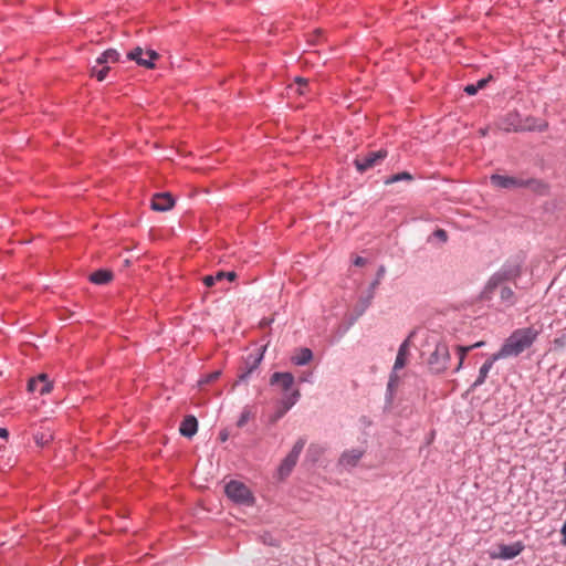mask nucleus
<instances>
[{"label": "nucleus", "mask_w": 566, "mask_h": 566, "mask_svg": "<svg viewBox=\"0 0 566 566\" xmlns=\"http://www.w3.org/2000/svg\"><path fill=\"white\" fill-rule=\"evenodd\" d=\"M198 431V420L195 416H186L179 427V432L186 438H192Z\"/></svg>", "instance_id": "f8f14e48"}, {"label": "nucleus", "mask_w": 566, "mask_h": 566, "mask_svg": "<svg viewBox=\"0 0 566 566\" xmlns=\"http://www.w3.org/2000/svg\"><path fill=\"white\" fill-rule=\"evenodd\" d=\"M538 332L532 327L516 329L504 343L499 354H520L527 350Z\"/></svg>", "instance_id": "f257e3e1"}, {"label": "nucleus", "mask_w": 566, "mask_h": 566, "mask_svg": "<svg viewBox=\"0 0 566 566\" xmlns=\"http://www.w3.org/2000/svg\"><path fill=\"white\" fill-rule=\"evenodd\" d=\"M449 358L450 356H429L427 364L432 371L440 373L447 367Z\"/></svg>", "instance_id": "6ab92c4d"}, {"label": "nucleus", "mask_w": 566, "mask_h": 566, "mask_svg": "<svg viewBox=\"0 0 566 566\" xmlns=\"http://www.w3.org/2000/svg\"><path fill=\"white\" fill-rule=\"evenodd\" d=\"M305 444H306V439L303 437L298 438V440L294 443L292 450L284 458V460L282 461V463L279 468V473L282 478L287 476L292 472L293 468L297 463L298 457H300L301 452L303 451Z\"/></svg>", "instance_id": "7ed1b4c3"}, {"label": "nucleus", "mask_w": 566, "mask_h": 566, "mask_svg": "<svg viewBox=\"0 0 566 566\" xmlns=\"http://www.w3.org/2000/svg\"><path fill=\"white\" fill-rule=\"evenodd\" d=\"M490 78H491V77H489V78H482V80L478 81V83H476V84H474V85H475V87H476V90L479 91V90H481V88H484V87L486 86V84H488V82H489V80H490Z\"/></svg>", "instance_id": "ea45409f"}, {"label": "nucleus", "mask_w": 566, "mask_h": 566, "mask_svg": "<svg viewBox=\"0 0 566 566\" xmlns=\"http://www.w3.org/2000/svg\"><path fill=\"white\" fill-rule=\"evenodd\" d=\"M264 356H255L253 361L243 360L239 366L238 381L235 382H247L250 376L258 369Z\"/></svg>", "instance_id": "1a4fd4ad"}, {"label": "nucleus", "mask_w": 566, "mask_h": 566, "mask_svg": "<svg viewBox=\"0 0 566 566\" xmlns=\"http://www.w3.org/2000/svg\"><path fill=\"white\" fill-rule=\"evenodd\" d=\"M501 356H492L491 359H488L480 368V371H479V376L478 378L475 379V381L473 382L472 387L475 388V387H479L481 386L486 377H488V374L490 371V369L492 368L494 361L500 358Z\"/></svg>", "instance_id": "dca6fc26"}, {"label": "nucleus", "mask_w": 566, "mask_h": 566, "mask_svg": "<svg viewBox=\"0 0 566 566\" xmlns=\"http://www.w3.org/2000/svg\"><path fill=\"white\" fill-rule=\"evenodd\" d=\"M459 357H460V365H461V364H462V361H463V358H464L465 356H464V355H461V356H459Z\"/></svg>", "instance_id": "49530a36"}, {"label": "nucleus", "mask_w": 566, "mask_h": 566, "mask_svg": "<svg viewBox=\"0 0 566 566\" xmlns=\"http://www.w3.org/2000/svg\"><path fill=\"white\" fill-rule=\"evenodd\" d=\"M364 454L365 450L359 448L345 450L338 459V465L344 469L355 468Z\"/></svg>", "instance_id": "6e6552de"}, {"label": "nucleus", "mask_w": 566, "mask_h": 566, "mask_svg": "<svg viewBox=\"0 0 566 566\" xmlns=\"http://www.w3.org/2000/svg\"><path fill=\"white\" fill-rule=\"evenodd\" d=\"M254 417V412L252 411V408L247 406L244 407V409L242 410L238 421H237V427L239 428H243L247 422Z\"/></svg>", "instance_id": "393cba45"}, {"label": "nucleus", "mask_w": 566, "mask_h": 566, "mask_svg": "<svg viewBox=\"0 0 566 566\" xmlns=\"http://www.w3.org/2000/svg\"><path fill=\"white\" fill-rule=\"evenodd\" d=\"M301 354L310 355V354H312V352L308 348H304V349H302Z\"/></svg>", "instance_id": "a18cd8bd"}, {"label": "nucleus", "mask_w": 566, "mask_h": 566, "mask_svg": "<svg viewBox=\"0 0 566 566\" xmlns=\"http://www.w3.org/2000/svg\"><path fill=\"white\" fill-rule=\"evenodd\" d=\"M400 377L397 371L390 373L389 380L387 384L386 402L390 405L394 400L395 391L399 385Z\"/></svg>", "instance_id": "f3484780"}, {"label": "nucleus", "mask_w": 566, "mask_h": 566, "mask_svg": "<svg viewBox=\"0 0 566 566\" xmlns=\"http://www.w3.org/2000/svg\"><path fill=\"white\" fill-rule=\"evenodd\" d=\"M483 345H484V342H476V343H474L472 345H469V346H461L458 349H459V352L461 354H467L469 350H472L474 348H479V347H481Z\"/></svg>", "instance_id": "473e14b6"}, {"label": "nucleus", "mask_w": 566, "mask_h": 566, "mask_svg": "<svg viewBox=\"0 0 566 566\" xmlns=\"http://www.w3.org/2000/svg\"><path fill=\"white\" fill-rule=\"evenodd\" d=\"M221 375V370H214L212 373H208L206 375H202L201 378L198 380V386L200 388H203L206 385L214 382Z\"/></svg>", "instance_id": "b1692460"}, {"label": "nucleus", "mask_w": 566, "mask_h": 566, "mask_svg": "<svg viewBox=\"0 0 566 566\" xmlns=\"http://www.w3.org/2000/svg\"><path fill=\"white\" fill-rule=\"evenodd\" d=\"M311 376H312V373H311V371H304V373H302V374L298 376V380H300L301 382L310 381Z\"/></svg>", "instance_id": "58836bf2"}, {"label": "nucleus", "mask_w": 566, "mask_h": 566, "mask_svg": "<svg viewBox=\"0 0 566 566\" xmlns=\"http://www.w3.org/2000/svg\"><path fill=\"white\" fill-rule=\"evenodd\" d=\"M175 205V200L169 192L156 193L151 198V209L159 212L170 210Z\"/></svg>", "instance_id": "9d476101"}, {"label": "nucleus", "mask_w": 566, "mask_h": 566, "mask_svg": "<svg viewBox=\"0 0 566 566\" xmlns=\"http://www.w3.org/2000/svg\"><path fill=\"white\" fill-rule=\"evenodd\" d=\"M229 438V433L227 430H221L220 433H219V439L220 441L224 442L227 441Z\"/></svg>", "instance_id": "79ce46f5"}, {"label": "nucleus", "mask_w": 566, "mask_h": 566, "mask_svg": "<svg viewBox=\"0 0 566 566\" xmlns=\"http://www.w3.org/2000/svg\"><path fill=\"white\" fill-rule=\"evenodd\" d=\"M120 54L115 49H108L106 50L101 56L97 57L96 63L97 65L103 64H109V63H116L119 61Z\"/></svg>", "instance_id": "aec40b11"}, {"label": "nucleus", "mask_w": 566, "mask_h": 566, "mask_svg": "<svg viewBox=\"0 0 566 566\" xmlns=\"http://www.w3.org/2000/svg\"><path fill=\"white\" fill-rule=\"evenodd\" d=\"M387 157V150L379 149L376 151H369L364 156H358L355 159V166L359 172H364L382 161Z\"/></svg>", "instance_id": "39448f33"}, {"label": "nucleus", "mask_w": 566, "mask_h": 566, "mask_svg": "<svg viewBox=\"0 0 566 566\" xmlns=\"http://www.w3.org/2000/svg\"><path fill=\"white\" fill-rule=\"evenodd\" d=\"M300 397V390L294 389L290 392H286L281 401L285 405V409H291L298 401Z\"/></svg>", "instance_id": "4be33fe9"}, {"label": "nucleus", "mask_w": 566, "mask_h": 566, "mask_svg": "<svg viewBox=\"0 0 566 566\" xmlns=\"http://www.w3.org/2000/svg\"><path fill=\"white\" fill-rule=\"evenodd\" d=\"M416 336H417V332H412L408 336V338L400 345V348H399L397 354H399V355L407 354L409 352V349H410L409 345H410L412 338H415Z\"/></svg>", "instance_id": "c85d7f7f"}, {"label": "nucleus", "mask_w": 566, "mask_h": 566, "mask_svg": "<svg viewBox=\"0 0 566 566\" xmlns=\"http://www.w3.org/2000/svg\"><path fill=\"white\" fill-rule=\"evenodd\" d=\"M227 496L237 504L252 506L255 502L250 489L240 481L231 480L224 486Z\"/></svg>", "instance_id": "f03ea898"}, {"label": "nucleus", "mask_w": 566, "mask_h": 566, "mask_svg": "<svg viewBox=\"0 0 566 566\" xmlns=\"http://www.w3.org/2000/svg\"><path fill=\"white\" fill-rule=\"evenodd\" d=\"M411 179H412L411 175L409 172L403 171V172L391 176L390 178H388L385 181V184L389 185V184L397 182L400 180H411Z\"/></svg>", "instance_id": "cd10ccee"}, {"label": "nucleus", "mask_w": 566, "mask_h": 566, "mask_svg": "<svg viewBox=\"0 0 566 566\" xmlns=\"http://www.w3.org/2000/svg\"><path fill=\"white\" fill-rule=\"evenodd\" d=\"M407 358L408 356H397L392 371L398 373L400 369H402L407 364Z\"/></svg>", "instance_id": "7c9ffc66"}, {"label": "nucleus", "mask_w": 566, "mask_h": 566, "mask_svg": "<svg viewBox=\"0 0 566 566\" xmlns=\"http://www.w3.org/2000/svg\"><path fill=\"white\" fill-rule=\"evenodd\" d=\"M237 277V273L233 272V271H230V272H224V271H218L216 274L213 275H206L203 279H202V282L203 284L207 286V287H211L213 286L217 282H220L224 279H228L229 281H234Z\"/></svg>", "instance_id": "4468645a"}, {"label": "nucleus", "mask_w": 566, "mask_h": 566, "mask_svg": "<svg viewBox=\"0 0 566 566\" xmlns=\"http://www.w3.org/2000/svg\"><path fill=\"white\" fill-rule=\"evenodd\" d=\"M432 235L443 243L448 240V234L443 229H437Z\"/></svg>", "instance_id": "72a5a7b5"}, {"label": "nucleus", "mask_w": 566, "mask_h": 566, "mask_svg": "<svg viewBox=\"0 0 566 566\" xmlns=\"http://www.w3.org/2000/svg\"><path fill=\"white\" fill-rule=\"evenodd\" d=\"M108 71H109V66L106 64H103L101 69H98L95 65L92 67L91 74H92V76H95L98 81H103V80H105Z\"/></svg>", "instance_id": "a878e982"}, {"label": "nucleus", "mask_w": 566, "mask_h": 566, "mask_svg": "<svg viewBox=\"0 0 566 566\" xmlns=\"http://www.w3.org/2000/svg\"><path fill=\"white\" fill-rule=\"evenodd\" d=\"M39 385L36 379H30L28 382V390L31 392L39 391Z\"/></svg>", "instance_id": "e433bc0d"}, {"label": "nucleus", "mask_w": 566, "mask_h": 566, "mask_svg": "<svg viewBox=\"0 0 566 566\" xmlns=\"http://www.w3.org/2000/svg\"><path fill=\"white\" fill-rule=\"evenodd\" d=\"M314 356H292V360L296 366H305L313 360Z\"/></svg>", "instance_id": "c756f323"}, {"label": "nucleus", "mask_w": 566, "mask_h": 566, "mask_svg": "<svg viewBox=\"0 0 566 566\" xmlns=\"http://www.w3.org/2000/svg\"><path fill=\"white\" fill-rule=\"evenodd\" d=\"M9 437V431L6 428H0V438L7 439Z\"/></svg>", "instance_id": "c03bdc74"}, {"label": "nucleus", "mask_w": 566, "mask_h": 566, "mask_svg": "<svg viewBox=\"0 0 566 566\" xmlns=\"http://www.w3.org/2000/svg\"><path fill=\"white\" fill-rule=\"evenodd\" d=\"M113 272L111 270L101 269L90 275V281L94 284L103 285L113 280Z\"/></svg>", "instance_id": "2eb2a0df"}, {"label": "nucleus", "mask_w": 566, "mask_h": 566, "mask_svg": "<svg viewBox=\"0 0 566 566\" xmlns=\"http://www.w3.org/2000/svg\"><path fill=\"white\" fill-rule=\"evenodd\" d=\"M324 451H325L324 447L316 444V443H311L306 450L307 461H310L312 463H316L319 460V458L322 457V454L324 453Z\"/></svg>", "instance_id": "412c9836"}, {"label": "nucleus", "mask_w": 566, "mask_h": 566, "mask_svg": "<svg viewBox=\"0 0 566 566\" xmlns=\"http://www.w3.org/2000/svg\"><path fill=\"white\" fill-rule=\"evenodd\" d=\"M271 385H279L284 394L290 392L294 384V376L291 373H274L270 378Z\"/></svg>", "instance_id": "9b49d317"}, {"label": "nucleus", "mask_w": 566, "mask_h": 566, "mask_svg": "<svg viewBox=\"0 0 566 566\" xmlns=\"http://www.w3.org/2000/svg\"><path fill=\"white\" fill-rule=\"evenodd\" d=\"M560 534L563 536L562 544L566 546V521L562 526Z\"/></svg>", "instance_id": "a19ab883"}, {"label": "nucleus", "mask_w": 566, "mask_h": 566, "mask_svg": "<svg viewBox=\"0 0 566 566\" xmlns=\"http://www.w3.org/2000/svg\"><path fill=\"white\" fill-rule=\"evenodd\" d=\"M491 184L497 188H521V187H527L532 181H525L520 178L510 177V176H501V175H492Z\"/></svg>", "instance_id": "0eeeda50"}, {"label": "nucleus", "mask_w": 566, "mask_h": 566, "mask_svg": "<svg viewBox=\"0 0 566 566\" xmlns=\"http://www.w3.org/2000/svg\"><path fill=\"white\" fill-rule=\"evenodd\" d=\"M354 264L357 266H363L366 264V260L361 256H357L354 261Z\"/></svg>", "instance_id": "37998d69"}, {"label": "nucleus", "mask_w": 566, "mask_h": 566, "mask_svg": "<svg viewBox=\"0 0 566 566\" xmlns=\"http://www.w3.org/2000/svg\"><path fill=\"white\" fill-rule=\"evenodd\" d=\"M497 549L499 552L491 553V558L513 559L523 552L524 544L522 542H515L510 545L499 544Z\"/></svg>", "instance_id": "423d86ee"}, {"label": "nucleus", "mask_w": 566, "mask_h": 566, "mask_svg": "<svg viewBox=\"0 0 566 566\" xmlns=\"http://www.w3.org/2000/svg\"><path fill=\"white\" fill-rule=\"evenodd\" d=\"M385 272H386V269L384 265H381L377 271L376 280L370 284V292H369L368 300H367L365 307H367L370 304V302L374 297L375 290L380 284V281H381L382 276L385 275Z\"/></svg>", "instance_id": "5701e85b"}, {"label": "nucleus", "mask_w": 566, "mask_h": 566, "mask_svg": "<svg viewBox=\"0 0 566 566\" xmlns=\"http://www.w3.org/2000/svg\"><path fill=\"white\" fill-rule=\"evenodd\" d=\"M127 59L135 61L138 65L146 69H154V61L159 59V54L154 50L145 51L143 48L137 46L127 53Z\"/></svg>", "instance_id": "20e7f679"}, {"label": "nucleus", "mask_w": 566, "mask_h": 566, "mask_svg": "<svg viewBox=\"0 0 566 566\" xmlns=\"http://www.w3.org/2000/svg\"><path fill=\"white\" fill-rule=\"evenodd\" d=\"M464 92L469 95H474L476 94L478 90L474 84H469L464 87Z\"/></svg>", "instance_id": "4c0bfd02"}, {"label": "nucleus", "mask_w": 566, "mask_h": 566, "mask_svg": "<svg viewBox=\"0 0 566 566\" xmlns=\"http://www.w3.org/2000/svg\"><path fill=\"white\" fill-rule=\"evenodd\" d=\"M517 118V115H509L507 119H512L507 126L504 127L505 130H513V127L518 125L521 122L515 123V119Z\"/></svg>", "instance_id": "c9c22d12"}, {"label": "nucleus", "mask_w": 566, "mask_h": 566, "mask_svg": "<svg viewBox=\"0 0 566 566\" xmlns=\"http://www.w3.org/2000/svg\"><path fill=\"white\" fill-rule=\"evenodd\" d=\"M38 385L42 382V386L39 389L41 395L48 394L52 389V385L48 381V376L45 374H41L38 378Z\"/></svg>", "instance_id": "bb28decb"}, {"label": "nucleus", "mask_w": 566, "mask_h": 566, "mask_svg": "<svg viewBox=\"0 0 566 566\" xmlns=\"http://www.w3.org/2000/svg\"><path fill=\"white\" fill-rule=\"evenodd\" d=\"M547 123L543 120H537L535 118H526L524 123H520L518 125L513 127L514 132L520 130H538L544 132L547 128Z\"/></svg>", "instance_id": "ddd939ff"}, {"label": "nucleus", "mask_w": 566, "mask_h": 566, "mask_svg": "<svg viewBox=\"0 0 566 566\" xmlns=\"http://www.w3.org/2000/svg\"><path fill=\"white\" fill-rule=\"evenodd\" d=\"M289 90L298 95H306L307 92L312 91L310 82L303 77H296L294 83L289 86Z\"/></svg>", "instance_id": "a211bd4d"}, {"label": "nucleus", "mask_w": 566, "mask_h": 566, "mask_svg": "<svg viewBox=\"0 0 566 566\" xmlns=\"http://www.w3.org/2000/svg\"><path fill=\"white\" fill-rule=\"evenodd\" d=\"M513 297V291L510 287H503L501 290V298L505 301H510Z\"/></svg>", "instance_id": "f704fd0d"}, {"label": "nucleus", "mask_w": 566, "mask_h": 566, "mask_svg": "<svg viewBox=\"0 0 566 566\" xmlns=\"http://www.w3.org/2000/svg\"><path fill=\"white\" fill-rule=\"evenodd\" d=\"M290 409H285V405L280 401V406L277 408V410L275 411V413L273 415L272 417V421L275 422L277 421L279 419H281Z\"/></svg>", "instance_id": "2f4dec72"}]
</instances>
